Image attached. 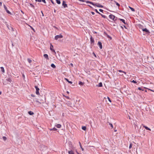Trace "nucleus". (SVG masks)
I'll list each match as a JSON object with an SVG mask.
<instances>
[{"mask_svg":"<svg viewBox=\"0 0 154 154\" xmlns=\"http://www.w3.org/2000/svg\"><path fill=\"white\" fill-rule=\"evenodd\" d=\"M63 37V35L61 34H60L59 35L55 36L54 38V39L55 40H57L59 38H62Z\"/></svg>","mask_w":154,"mask_h":154,"instance_id":"nucleus-3","label":"nucleus"},{"mask_svg":"<svg viewBox=\"0 0 154 154\" xmlns=\"http://www.w3.org/2000/svg\"><path fill=\"white\" fill-rule=\"evenodd\" d=\"M80 146L81 148V149H82V145H81V146Z\"/></svg>","mask_w":154,"mask_h":154,"instance_id":"nucleus-56","label":"nucleus"},{"mask_svg":"<svg viewBox=\"0 0 154 154\" xmlns=\"http://www.w3.org/2000/svg\"><path fill=\"white\" fill-rule=\"evenodd\" d=\"M51 66L53 68H56V66L53 63H52L51 64Z\"/></svg>","mask_w":154,"mask_h":154,"instance_id":"nucleus-21","label":"nucleus"},{"mask_svg":"<svg viewBox=\"0 0 154 154\" xmlns=\"http://www.w3.org/2000/svg\"><path fill=\"white\" fill-rule=\"evenodd\" d=\"M36 1V2H41V0H35Z\"/></svg>","mask_w":154,"mask_h":154,"instance_id":"nucleus-43","label":"nucleus"},{"mask_svg":"<svg viewBox=\"0 0 154 154\" xmlns=\"http://www.w3.org/2000/svg\"><path fill=\"white\" fill-rule=\"evenodd\" d=\"M71 65L72 66H73V65L72 64V63H71Z\"/></svg>","mask_w":154,"mask_h":154,"instance_id":"nucleus-60","label":"nucleus"},{"mask_svg":"<svg viewBox=\"0 0 154 154\" xmlns=\"http://www.w3.org/2000/svg\"><path fill=\"white\" fill-rule=\"evenodd\" d=\"M28 113L29 115H32L34 114V112L31 111H29L28 112Z\"/></svg>","mask_w":154,"mask_h":154,"instance_id":"nucleus-17","label":"nucleus"},{"mask_svg":"<svg viewBox=\"0 0 154 154\" xmlns=\"http://www.w3.org/2000/svg\"><path fill=\"white\" fill-rule=\"evenodd\" d=\"M53 48L54 47L53 45L51 44L50 46V49L52 51V52H54L55 54H56L55 51L53 49Z\"/></svg>","mask_w":154,"mask_h":154,"instance_id":"nucleus-4","label":"nucleus"},{"mask_svg":"<svg viewBox=\"0 0 154 154\" xmlns=\"http://www.w3.org/2000/svg\"><path fill=\"white\" fill-rule=\"evenodd\" d=\"M124 27L125 28H126V27H125V26H124Z\"/></svg>","mask_w":154,"mask_h":154,"instance_id":"nucleus-62","label":"nucleus"},{"mask_svg":"<svg viewBox=\"0 0 154 154\" xmlns=\"http://www.w3.org/2000/svg\"><path fill=\"white\" fill-rule=\"evenodd\" d=\"M35 101H36V102H37V103H40V104H41V103L40 102H39V101H38V100H36Z\"/></svg>","mask_w":154,"mask_h":154,"instance_id":"nucleus-47","label":"nucleus"},{"mask_svg":"<svg viewBox=\"0 0 154 154\" xmlns=\"http://www.w3.org/2000/svg\"><path fill=\"white\" fill-rule=\"evenodd\" d=\"M90 41L91 44H94V40L92 37L90 38Z\"/></svg>","mask_w":154,"mask_h":154,"instance_id":"nucleus-12","label":"nucleus"},{"mask_svg":"<svg viewBox=\"0 0 154 154\" xmlns=\"http://www.w3.org/2000/svg\"><path fill=\"white\" fill-rule=\"evenodd\" d=\"M51 2H52V3L54 4V3H53V2L52 1Z\"/></svg>","mask_w":154,"mask_h":154,"instance_id":"nucleus-61","label":"nucleus"},{"mask_svg":"<svg viewBox=\"0 0 154 154\" xmlns=\"http://www.w3.org/2000/svg\"><path fill=\"white\" fill-rule=\"evenodd\" d=\"M41 12H42V14L43 16V13H42V11Z\"/></svg>","mask_w":154,"mask_h":154,"instance_id":"nucleus-59","label":"nucleus"},{"mask_svg":"<svg viewBox=\"0 0 154 154\" xmlns=\"http://www.w3.org/2000/svg\"><path fill=\"white\" fill-rule=\"evenodd\" d=\"M128 7L132 11H133V12L135 11V9L134 8H133L132 7H130L129 6Z\"/></svg>","mask_w":154,"mask_h":154,"instance_id":"nucleus-20","label":"nucleus"},{"mask_svg":"<svg viewBox=\"0 0 154 154\" xmlns=\"http://www.w3.org/2000/svg\"><path fill=\"white\" fill-rule=\"evenodd\" d=\"M35 88L36 90V92H35V93H36V94L37 95H39L40 94L39 92V88L37 86H35Z\"/></svg>","mask_w":154,"mask_h":154,"instance_id":"nucleus-5","label":"nucleus"},{"mask_svg":"<svg viewBox=\"0 0 154 154\" xmlns=\"http://www.w3.org/2000/svg\"><path fill=\"white\" fill-rule=\"evenodd\" d=\"M137 26L140 29H141L143 30V29H144L143 26L141 24H139L137 25Z\"/></svg>","mask_w":154,"mask_h":154,"instance_id":"nucleus-9","label":"nucleus"},{"mask_svg":"<svg viewBox=\"0 0 154 154\" xmlns=\"http://www.w3.org/2000/svg\"><path fill=\"white\" fill-rule=\"evenodd\" d=\"M56 126L58 128H60L61 127V125L60 124H58L56 125Z\"/></svg>","mask_w":154,"mask_h":154,"instance_id":"nucleus-15","label":"nucleus"},{"mask_svg":"<svg viewBox=\"0 0 154 154\" xmlns=\"http://www.w3.org/2000/svg\"><path fill=\"white\" fill-rule=\"evenodd\" d=\"M41 0V2H44L45 3H46L45 0Z\"/></svg>","mask_w":154,"mask_h":154,"instance_id":"nucleus-41","label":"nucleus"},{"mask_svg":"<svg viewBox=\"0 0 154 154\" xmlns=\"http://www.w3.org/2000/svg\"><path fill=\"white\" fill-rule=\"evenodd\" d=\"M119 72H122V73H124L125 74H126V72H124V71H123L121 70H119Z\"/></svg>","mask_w":154,"mask_h":154,"instance_id":"nucleus-29","label":"nucleus"},{"mask_svg":"<svg viewBox=\"0 0 154 154\" xmlns=\"http://www.w3.org/2000/svg\"><path fill=\"white\" fill-rule=\"evenodd\" d=\"M85 2L87 3H89L92 5H94V4L92 2H89V1H86Z\"/></svg>","mask_w":154,"mask_h":154,"instance_id":"nucleus-16","label":"nucleus"},{"mask_svg":"<svg viewBox=\"0 0 154 154\" xmlns=\"http://www.w3.org/2000/svg\"><path fill=\"white\" fill-rule=\"evenodd\" d=\"M95 11H96L97 13H98V14H100V13H99V12L97 10V9H95Z\"/></svg>","mask_w":154,"mask_h":154,"instance_id":"nucleus-39","label":"nucleus"},{"mask_svg":"<svg viewBox=\"0 0 154 154\" xmlns=\"http://www.w3.org/2000/svg\"><path fill=\"white\" fill-rule=\"evenodd\" d=\"M143 32H145L146 34L147 35H150V32L146 28H144V29H143Z\"/></svg>","mask_w":154,"mask_h":154,"instance_id":"nucleus-1","label":"nucleus"},{"mask_svg":"<svg viewBox=\"0 0 154 154\" xmlns=\"http://www.w3.org/2000/svg\"><path fill=\"white\" fill-rule=\"evenodd\" d=\"M57 129L55 128H53L50 129V131H56L57 130Z\"/></svg>","mask_w":154,"mask_h":154,"instance_id":"nucleus-25","label":"nucleus"},{"mask_svg":"<svg viewBox=\"0 0 154 154\" xmlns=\"http://www.w3.org/2000/svg\"><path fill=\"white\" fill-rule=\"evenodd\" d=\"M109 123V125H110V127L111 128H113V126L112 124L110 123Z\"/></svg>","mask_w":154,"mask_h":154,"instance_id":"nucleus-31","label":"nucleus"},{"mask_svg":"<svg viewBox=\"0 0 154 154\" xmlns=\"http://www.w3.org/2000/svg\"><path fill=\"white\" fill-rule=\"evenodd\" d=\"M3 83L4 85H6L7 84L5 81H3Z\"/></svg>","mask_w":154,"mask_h":154,"instance_id":"nucleus-42","label":"nucleus"},{"mask_svg":"<svg viewBox=\"0 0 154 154\" xmlns=\"http://www.w3.org/2000/svg\"><path fill=\"white\" fill-rule=\"evenodd\" d=\"M76 152L78 154H81V153H78V152L77 151H76Z\"/></svg>","mask_w":154,"mask_h":154,"instance_id":"nucleus-51","label":"nucleus"},{"mask_svg":"<svg viewBox=\"0 0 154 154\" xmlns=\"http://www.w3.org/2000/svg\"><path fill=\"white\" fill-rule=\"evenodd\" d=\"M27 60H28V62H29V63H31L32 62V60H30V59H29V58H28V59H27Z\"/></svg>","mask_w":154,"mask_h":154,"instance_id":"nucleus-28","label":"nucleus"},{"mask_svg":"<svg viewBox=\"0 0 154 154\" xmlns=\"http://www.w3.org/2000/svg\"><path fill=\"white\" fill-rule=\"evenodd\" d=\"M109 18L113 20H116V18L115 17V16L112 15L110 14L109 16Z\"/></svg>","mask_w":154,"mask_h":154,"instance_id":"nucleus-2","label":"nucleus"},{"mask_svg":"<svg viewBox=\"0 0 154 154\" xmlns=\"http://www.w3.org/2000/svg\"><path fill=\"white\" fill-rule=\"evenodd\" d=\"M2 94V92L1 91H0V95H1Z\"/></svg>","mask_w":154,"mask_h":154,"instance_id":"nucleus-58","label":"nucleus"},{"mask_svg":"<svg viewBox=\"0 0 154 154\" xmlns=\"http://www.w3.org/2000/svg\"><path fill=\"white\" fill-rule=\"evenodd\" d=\"M107 99H108V100L110 102V103H111V100L110 99V98L108 97H107Z\"/></svg>","mask_w":154,"mask_h":154,"instance_id":"nucleus-36","label":"nucleus"},{"mask_svg":"<svg viewBox=\"0 0 154 154\" xmlns=\"http://www.w3.org/2000/svg\"><path fill=\"white\" fill-rule=\"evenodd\" d=\"M67 93H68V94H69V92L68 91H67Z\"/></svg>","mask_w":154,"mask_h":154,"instance_id":"nucleus-57","label":"nucleus"},{"mask_svg":"<svg viewBox=\"0 0 154 154\" xmlns=\"http://www.w3.org/2000/svg\"><path fill=\"white\" fill-rule=\"evenodd\" d=\"M0 70L3 73L5 72V70L4 67H1L0 68Z\"/></svg>","mask_w":154,"mask_h":154,"instance_id":"nucleus-13","label":"nucleus"},{"mask_svg":"<svg viewBox=\"0 0 154 154\" xmlns=\"http://www.w3.org/2000/svg\"><path fill=\"white\" fill-rule=\"evenodd\" d=\"M138 89L139 90H142V91H143L144 90V89L143 88H140V87H139V88H138Z\"/></svg>","mask_w":154,"mask_h":154,"instance_id":"nucleus-30","label":"nucleus"},{"mask_svg":"<svg viewBox=\"0 0 154 154\" xmlns=\"http://www.w3.org/2000/svg\"><path fill=\"white\" fill-rule=\"evenodd\" d=\"M57 3L58 4H60L61 3L60 1L59 0H56Z\"/></svg>","mask_w":154,"mask_h":154,"instance_id":"nucleus-26","label":"nucleus"},{"mask_svg":"<svg viewBox=\"0 0 154 154\" xmlns=\"http://www.w3.org/2000/svg\"><path fill=\"white\" fill-rule=\"evenodd\" d=\"M6 80L9 82L10 83H11V80L10 78H8L6 79Z\"/></svg>","mask_w":154,"mask_h":154,"instance_id":"nucleus-22","label":"nucleus"},{"mask_svg":"<svg viewBox=\"0 0 154 154\" xmlns=\"http://www.w3.org/2000/svg\"><path fill=\"white\" fill-rule=\"evenodd\" d=\"M31 27V29H32L33 30H34V29H33L32 27Z\"/></svg>","mask_w":154,"mask_h":154,"instance_id":"nucleus-53","label":"nucleus"},{"mask_svg":"<svg viewBox=\"0 0 154 154\" xmlns=\"http://www.w3.org/2000/svg\"><path fill=\"white\" fill-rule=\"evenodd\" d=\"M84 83L82 82L79 81V85H84Z\"/></svg>","mask_w":154,"mask_h":154,"instance_id":"nucleus-18","label":"nucleus"},{"mask_svg":"<svg viewBox=\"0 0 154 154\" xmlns=\"http://www.w3.org/2000/svg\"><path fill=\"white\" fill-rule=\"evenodd\" d=\"M99 11L100 12H103V10H102V9H100L99 10Z\"/></svg>","mask_w":154,"mask_h":154,"instance_id":"nucleus-45","label":"nucleus"},{"mask_svg":"<svg viewBox=\"0 0 154 154\" xmlns=\"http://www.w3.org/2000/svg\"><path fill=\"white\" fill-rule=\"evenodd\" d=\"M4 8H5V10H6V11L9 14H11V13L10 12L8 9H7V8L6 7V6L5 5H4Z\"/></svg>","mask_w":154,"mask_h":154,"instance_id":"nucleus-6","label":"nucleus"},{"mask_svg":"<svg viewBox=\"0 0 154 154\" xmlns=\"http://www.w3.org/2000/svg\"><path fill=\"white\" fill-rule=\"evenodd\" d=\"M82 129L85 131L86 129V127L85 126H82Z\"/></svg>","mask_w":154,"mask_h":154,"instance_id":"nucleus-27","label":"nucleus"},{"mask_svg":"<svg viewBox=\"0 0 154 154\" xmlns=\"http://www.w3.org/2000/svg\"><path fill=\"white\" fill-rule=\"evenodd\" d=\"M97 45L99 46L100 49H102V43L100 42H98Z\"/></svg>","mask_w":154,"mask_h":154,"instance_id":"nucleus-8","label":"nucleus"},{"mask_svg":"<svg viewBox=\"0 0 154 154\" xmlns=\"http://www.w3.org/2000/svg\"><path fill=\"white\" fill-rule=\"evenodd\" d=\"M119 20L122 21L123 23L125 24V22L124 20L122 19H119Z\"/></svg>","mask_w":154,"mask_h":154,"instance_id":"nucleus-24","label":"nucleus"},{"mask_svg":"<svg viewBox=\"0 0 154 154\" xmlns=\"http://www.w3.org/2000/svg\"><path fill=\"white\" fill-rule=\"evenodd\" d=\"M123 75V74H121V75Z\"/></svg>","mask_w":154,"mask_h":154,"instance_id":"nucleus-64","label":"nucleus"},{"mask_svg":"<svg viewBox=\"0 0 154 154\" xmlns=\"http://www.w3.org/2000/svg\"><path fill=\"white\" fill-rule=\"evenodd\" d=\"M2 5V3L1 2H0V6H1Z\"/></svg>","mask_w":154,"mask_h":154,"instance_id":"nucleus-52","label":"nucleus"},{"mask_svg":"<svg viewBox=\"0 0 154 154\" xmlns=\"http://www.w3.org/2000/svg\"><path fill=\"white\" fill-rule=\"evenodd\" d=\"M3 139L5 141L6 140L7 138L5 137L4 136L3 137Z\"/></svg>","mask_w":154,"mask_h":154,"instance_id":"nucleus-35","label":"nucleus"},{"mask_svg":"<svg viewBox=\"0 0 154 154\" xmlns=\"http://www.w3.org/2000/svg\"><path fill=\"white\" fill-rule=\"evenodd\" d=\"M122 28H123V27L122 26H121Z\"/></svg>","mask_w":154,"mask_h":154,"instance_id":"nucleus-63","label":"nucleus"},{"mask_svg":"<svg viewBox=\"0 0 154 154\" xmlns=\"http://www.w3.org/2000/svg\"><path fill=\"white\" fill-rule=\"evenodd\" d=\"M44 57L46 58L47 60H49L48 56V54H44Z\"/></svg>","mask_w":154,"mask_h":154,"instance_id":"nucleus-14","label":"nucleus"},{"mask_svg":"<svg viewBox=\"0 0 154 154\" xmlns=\"http://www.w3.org/2000/svg\"><path fill=\"white\" fill-rule=\"evenodd\" d=\"M149 90H150V91H152V92H154V91H153V90H150V89H149Z\"/></svg>","mask_w":154,"mask_h":154,"instance_id":"nucleus-54","label":"nucleus"},{"mask_svg":"<svg viewBox=\"0 0 154 154\" xmlns=\"http://www.w3.org/2000/svg\"><path fill=\"white\" fill-rule=\"evenodd\" d=\"M31 96L32 97H34L35 96V95H33V94H31Z\"/></svg>","mask_w":154,"mask_h":154,"instance_id":"nucleus-49","label":"nucleus"},{"mask_svg":"<svg viewBox=\"0 0 154 154\" xmlns=\"http://www.w3.org/2000/svg\"><path fill=\"white\" fill-rule=\"evenodd\" d=\"M132 147V144L131 143L129 145V148L131 149Z\"/></svg>","mask_w":154,"mask_h":154,"instance_id":"nucleus-38","label":"nucleus"},{"mask_svg":"<svg viewBox=\"0 0 154 154\" xmlns=\"http://www.w3.org/2000/svg\"><path fill=\"white\" fill-rule=\"evenodd\" d=\"M79 1L82 2H85V0H78Z\"/></svg>","mask_w":154,"mask_h":154,"instance_id":"nucleus-46","label":"nucleus"},{"mask_svg":"<svg viewBox=\"0 0 154 154\" xmlns=\"http://www.w3.org/2000/svg\"><path fill=\"white\" fill-rule=\"evenodd\" d=\"M115 3L116 4V5H117V6H118V7H119L120 6V5L118 3H117V2H115V1H114Z\"/></svg>","mask_w":154,"mask_h":154,"instance_id":"nucleus-32","label":"nucleus"},{"mask_svg":"<svg viewBox=\"0 0 154 154\" xmlns=\"http://www.w3.org/2000/svg\"><path fill=\"white\" fill-rule=\"evenodd\" d=\"M93 5L96 6L100 8H103V6H102V5L98 3L94 4V5Z\"/></svg>","mask_w":154,"mask_h":154,"instance_id":"nucleus-7","label":"nucleus"},{"mask_svg":"<svg viewBox=\"0 0 154 154\" xmlns=\"http://www.w3.org/2000/svg\"><path fill=\"white\" fill-rule=\"evenodd\" d=\"M79 145H80V146H81V145H81V142H79Z\"/></svg>","mask_w":154,"mask_h":154,"instance_id":"nucleus-50","label":"nucleus"},{"mask_svg":"<svg viewBox=\"0 0 154 154\" xmlns=\"http://www.w3.org/2000/svg\"><path fill=\"white\" fill-rule=\"evenodd\" d=\"M91 13L93 15H94V13L93 12H91Z\"/></svg>","mask_w":154,"mask_h":154,"instance_id":"nucleus-48","label":"nucleus"},{"mask_svg":"<svg viewBox=\"0 0 154 154\" xmlns=\"http://www.w3.org/2000/svg\"><path fill=\"white\" fill-rule=\"evenodd\" d=\"M68 153L69 154H74L73 152L72 151H68Z\"/></svg>","mask_w":154,"mask_h":154,"instance_id":"nucleus-19","label":"nucleus"},{"mask_svg":"<svg viewBox=\"0 0 154 154\" xmlns=\"http://www.w3.org/2000/svg\"><path fill=\"white\" fill-rule=\"evenodd\" d=\"M82 151H83L84 150V149L83 148H82Z\"/></svg>","mask_w":154,"mask_h":154,"instance_id":"nucleus-55","label":"nucleus"},{"mask_svg":"<svg viewBox=\"0 0 154 154\" xmlns=\"http://www.w3.org/2000/svg\"><path fill=\"white\" fill-rule=\"evenodd\" d=\"M63 6L64 8H65L67 7V5L65 3V2L64 1H63Z\"/></svg>","mask_w":154,"mask_h":154,"instance_id":"nucleus-11","label":"nucleus"},{"mask_svg":"<svg viewBox=\"0 0 154 154\" xmlns=\"http://www.w3.org/2000/svg\"><path fill=\"white\" fill-rule=\"evenodd\" d=\"M142 125L143 126V127H144L146 130H149V131H151V129L150 128H148L146 126L144 125L143 124H142Z\"/></svg>","mask_w":154,"mask_h":154,"instance_id":"nucleus-10","label":"nucleus"},{"mask_svg":"<svg viewBox=\"0 0 154 154\" xmlns=\"http://www.w3.org/2000/svg\"><path fill=\"white\" fill-rule=\"evenodd\" d=\"M30 6L31 7H32V8H34V5H32V4H30Z\"/></svg>","mask_w":154,"mask_h":154,"instance_id":"nucleus-33","label":"nucleus"},{"mask_svg":"<svg viewBox=\"0 0 154 154\" xmlns=\"http://www.w3.org/2000/svg\"><path fill=\"white\" fill-rule=\"evenodd\" d=\"M22 76H23V79H24L25 78V76L23 74H22Z\"/></svg>","mask_w":154,"mask_h":154,"instance_id":"nucleus-44","label":"nucleus"},{"mask_svg":"<svg viewBox=\"0 0 154 154\" xmlns=\"http://www.w3.org/2000/svg\"><path fill=\"white\" fill-rule=\"evenodd\" d=\"M132 82H133L134 83H137V82H136V81H134V80H133L132 81Z\"/></svg>","mask_w":154,"mask_h":154,"instance_id":"nucleus-40","label":"nucleus"},{"mask_svg":"<svg viewBox=\"0 0 154 154\" xmlns=\"http://www.w3.org/2000/svg\"><path fill=\"white\" fill-rule=\"evenodd\" d=\"M65 79L69 83H70V84H72V82L71 81H69V80L66 79V78H65Z\"/></svg>","mask_w":154,"mask_h":154,"instance_id":"nucleus-23","label":"nucleus"},{"mask_svg":"<svg viewBox=\"0 0 154 154\" xmlns=\"http://www.w3.org/2000/svg\"><path fill=\"white\" fill-rule=\"evenodd\" d=\"M101 16L102 17H103V18H106V16L104 15H103L101 14H100Z\"/></svg>","mask_w":154,"mask_h":154,"instance_id":"nucleus-37","label":"nucleus"},{"mask_svg":"<svg viewBox=\"0 0 154 154\" xmlns=\"http://www.w3.org/2000/svg\"><path fill=\"white\" fill-rule=\"evenodd\" d=\"M102 86V84L101 82L99 84V86L101 87Z\"/></svg>","mask_w":154,"mask_h":154,"instance_id":"nucleus-34","label":"nucleus"}]
</instances>
